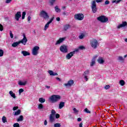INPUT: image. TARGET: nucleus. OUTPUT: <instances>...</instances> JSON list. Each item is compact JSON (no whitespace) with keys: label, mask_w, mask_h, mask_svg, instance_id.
<instances>
[{"label":"nucleus","mask_w":127,"mask_h":127,"mask_svg":"<svg viewBox=\"0 0 127 127\" xmlns=\"http://www.w3.org/2000/svg\"><path fill=\"white\" fill-rule=\"evenodd\" d=\"M96 1L97 3L102 2V1H103V0H93L91 2V8H92L93 13H96V12H97V4L96 3Z\"/></svg>","instance_id":"obj_1"},{"label":"nucleus","mask_w":127,"mask_h":127,"mask_svg":"<svg viewBox=\"0 0 127 127\" xmlns=\"http://www.w3.org/2000/svg\"><path fill=\"white\" fill-rule=\"evenodd\" d=\"M61 99V96L59 95H53L49 98V100L52 103H57Z\"/></svg>","instance_id":"obj_2"},{"label":"nucleus","mask_w":127,"mask_h":127,"mask_svg":"<svg viewBox=\"0 0 127 127\" xmlns=\"http://www.w3.org/2000/svg\"><path fill=\"white\" fill-rule=\"evenodd\" d=\"M90 43L91 47L93 49H97L98 48V45H99V43L96 39H92L90 41Z\"/></svg>","instance_id":"obj_3"},{"label":"nucleus","mask_w":127,"mask_h":127,"mask_svg":"<svg viewBox=\"0 0 127 127\" xmlns=\"http://www.w3.org/2000/svg\"><path fill=\"white\" fill-rule=\"evenodd\" d=\"M97 20H98L99 21H100V22L105 23L109 21V18H108V17H106L105 15H101L97 17Z\"/></svg>","instance_id":"obj_4"},{"label":"nucleus","mask_w":127,"mask_h":127,"mask_svg":"<svg viewBox=\"0 0 127 127\" xmlns=\"http://www.w3.org/2000/svg\"><path fill=\"white\" fill-rule=\"evenodd\" d=\"M40 15L41 16V17H43L44 19L46 20L49 18V15H48V13L44 10H42L40 12Z\"/></svg>","instance_id":"obj_5"},{"label":"nucleus","mask_w":127,"mask_h":127,"mask_svg":"<svg viewBox=\"0 0 127 127\" xmlns=\"http://www.w3.org/2000/svg\"><path fill=\"white\" fill-rule=\"evenodd\" d=\"M89 74H90V70H86L84 72L83 74H82V77L85 80L86 82H87L88 80H89V78H88V77H89Z\"/></svg>","instance_id":"obj_6"},{"label":"nucleus","mask_w":127,"mask_h":127,"mask_svg":"<svg viewBox=\"0 0 127 127\" xmlns=\"http://www.w3.org/2000/svg\"><path fill=\"white\" fill-rule=\"evenodd\" d=\"M74 18L77 20H83L84 19V15L82 13H78L74 15Z\"/></svg>","instance_id":"obj_7"},{"label":"nucleus","mask_w":127,"mask_h":127,"mask_svg":"<svg viewBox=\"0 0 127 127\" xmlns=\"http://www.w3.org/2000/svg\"><path fill=\"white\" fill-rule=\"evenodd\" d=\"M60 50L63 53H67L68 52V48L66 46L63 45L60 47Z\"/></svg>","instance_id":"obj_8"},{"label":"nucleus","mask_w":127,"mask_h":127,"mask_svg":"<svg viewBox=\"0 0 127 127\" xmlns=\"http://www.w3.org/2000/svg\"><path fill=\"white\" fill-rule=\"evenodd\" d=\"M38 50H39V47H34L32 50V55H34V56H36V55L38 54Z\"/></svg>","instance_id":"obj_9"},{"label":"nucleus","mask_w":127,"mask_h":127,"mask_svg":"<svg viewBox=\"0 0 127 127\" xmlns=\"http://www.w3.org/2000/svg\"><path fill=\"white\" fill-rule=\"evenodd\" d=\"M74 54H75V52H71L67 54L65 56V58H66V59H67V60H69L71 59V58H72V57H73V56H74Z\"/></svg>","instance_id":"obj_10"},{"label":"nucleus","mask_w":127,"mask_h":127,"mask_svg":"<svg viewBox=\"0 0 127 127\" xmlns=\"http://www.w3.org/2000/svg\"><path fill=\"white\" fill-rule=\"evenodd\" d=\"M21 17V12L20 11H18L15 15V19L18 21L19 20V18Z\"/></svg>","instance_id":"obj_11"},{"label":"nucleus","mask_w":127,"mask_h":127,"mask_svg":"<svg viewBox=\"0 0 127 127\" xmlns=\"http://www.w3.org/2000/svg\"><path fill=\"white\" fill-rule=\"evenodd\" d=\"M54 19V17H53L50 19V20L47 23V24L45 25L44 30H47V28L49 27V24H50V23H51L52 21H53Z\"/></svg>","instance_id":"obj_12"},{"label":"nucleus","mask_w":127,"mask_h":127,"mask_svg":"<svg viewBox=\"0 0 127 127\" xmlns=\"http://www.w3.org/2000/svg\"><path fill=\"white\" fill-rule=\"evenodd\" d=\"M23 35V38L21 40V41H19L20 43H22V44H23V45H25L26 44V42H27V38H26V37L24 34Z\"/></svg>","instance_id":"obj_13"},{"label":"nucleus","mask_w":127,"mask_h":127,"mask_svg":"<svg viewBox=\"0 0 127 127\" xmlns=\"http://www.w3.org/2000/svg\"><path fill=\"white\" fill-rule=\"evenodd\" d=\"M65 39H66V37H64V38H60L56 43L55 45H58L59 44H61L62 42L64 41Z\"/></svg>","instance_id":"obj_14"},{"label":"nucleus","mask_w":127,"mask_h":127,"mask_svg":"<svg viewBox=\"0 0 127 127\" xmlns=\"http://www.w3.org/2000/svg\"><path fill=\"white\" fill-rule=\"evenodd\" d=\"M73 84H74V80H70L67 83H65L64 85L65 86V87H71Z\"/></svg>","instance_id":"obj_15"},{"label":"nucleus","mask_w":127,"mask_h":127,"mask_svg":"<svg viewBox=\"0 0 127 127\" xmlns=\"http://www.w3.org/2000/svg\"><path fill=\"white\" fill-rule=\"evenodd\" d=\"M96 58H97V57H95L92 59L91 62L90 63L91 67H93V66H94L95 64H96Z\"/></svg>","instance_id":"obj_16"},{"label":"nucleus","mask_w":127,"mask_h":127,"mask_svg":"<svg viewBox=\"0 0 127 127\" xmlns=\"http://www.w3.org/2000/svg\"><path fill=\"white\" fill-rule=\"evenodd\" d=\"M127 26V22H123L122 24H120L118 26V28H121L122 27H125V26Z\"/></svg>","instance_id":"obj_17"},{"label":"nucleus","mask_w":127,"mask_h":127,"mask_svg":"<svg viewBox=\"0 0 127 127\" xmlns=\"http://www.w3.org/2000/svg\"><path fill=\"white\" fill-rule=\"evenodd\" d=\"M97 61L98 63H99V64H103L104 62H105V61H104V59H103V58L101 57H99L98 58Z\"/></svg>","instance_id":"obj_18"},{"label":"nucleus","mask_w":127,"mask_h":127,"mask_svg":"<svg viewBox=\"0 0 127 127\" xmlns=\"http://www.w3.org/2000/svg\"><path fill=\"white\" fill-rule=\"evenodd\" d=\"M48 73L50 74V76H57V75H58L57 72H54L52 70H49Z\"/></svg>","instance_id":"obj_19"},{"label":"nucleus","mask_w":127,"mask_h":127,"mask_svg":"<svg viewBox=\"0 0 127 127\" xmlns=\"http://www.w3.org/2000/svg\"><path fill=\"white\" fill-rule=\"evenodd\" d=\"M21 53L22 54H23V56H29V55H30V53H29V52L26 51H22Z\"/></svg>","instance_id":"obj_20"},{"label":"nucleus","mask_w":127,"mask_h":127,"mask_svg":"<svg viewBox=\"0 0 127 127\" xmlns=\"http://www.w3.org/2000/svg\"><path fill=\"white\" fill-rule=\"evenodd\" d=\"M9 94L13 99H16V96H15V94L13 93V92L12 91H10L9 92Z\"/></svg>","instance_id":"obj_21"},{"label":"nucleus","mask_w":127,"mask_h":127,"mask_svg":"<svg viewBox=\"0 0 127 127\" xmlns=\"http://www.w3.org/2000/svg\"><path fill=\"white\" fill-rule=\"evenodd\" d=\"M70 25L66 24L64 26V31H67V30H68V29L70 28Z\"/></svg>","instance_id":"obj_22"},{"label":"nucleus","mask_w":127,"mask_h":127,"mask_svg":"<svg viewBox=\"0 0 127 127\" xmlns=\"http://www.w3.org/2000/svg\"><path fill=\"white\" fill-rule=\"evenodd\" d=\"M65 106V103L63 102H61L59 105V109H61L63 107Z\"/></svg>","instance_id":"obj_23"},{"label":"nucleus","mask_w":127,"mask_h":127,"mask_svg":"<svg viewBox=\"0 0 127 127\" xmlns=\"http://www.w3.org/2000/svg\"><path fill=\"white\" fill-rule=\"evenodd\" d=\"M55 119V116L53 115H50V122H51V123H53V122H54Z\"/></svg>","instance_id":"obj_24"},{"label":"nucleus","mask_w":127,"mask_h":127,"mask_svg":"<svg viewBox=\"0 0 127 127\" xmlns=\"http://www.w3.org/2000/svg\"><path fill=\"white\" fill-rule=\"evenodd\" d=\"M19 44H20V42L19 41L14 42L12 44V47H16V46H18V45H19Z\"/></svg>","instance_id":"obj_25"},{"label":"nucleus","mask_w":127,"mask_h":127,"mask_svg":"<svg viewBox=\"0 0 127 127\" xmlns=\"http://www.w3.org/2000/svg\"><path fill=\"white\" fill-rule=\"evenodd\" d=\"M27 83V81H25L23 82L21 81H20L18 82V85H19V86H25Z\"/></svg>","instance_id":"obj_26"},{"label":"nucleus","mask_w":127,"mask_h":127,"mask_svg":"<svg viewBox=\"0 0 127 127\" xmlns=\"http://www.w3.org/2000/svg\"><path fill=\"white\" fill-rule=\"evenodd\" d=\"M39 102H40V103L41 104H43V103H45V99L43 98H40L39 99Z\"/></svg>","instance_id":"obj_27"},{"label":"nucleus","mask_w":127,"mask_h":127,"mask_svg":"<svg viewBox=\"0 0 127 127\" xmlns=\"http://www.w3.org/2000/svg\"><path fill=\"white\" fill-rule=\"evenodd\" d=\"M17 122H22L23 121V116L21 115L17 120Z\"/></svg>","instance_id":"obj_28"},{"label":"nucleus","mask_w":127,"mask_h":127,"mask_svg":"<svg viewBox=\"0 0 127 127\" xmlns=\"http://www.w3.org/2000/svg\"><path fill=\"white\" fill-rule=\"evenodd\" d=\"M119 84L121 86H125L126 82H125V80H121L119 82Z\"/></svg>","instance_id":"obj_29"},{"label":"nucleus","mask_w":127,"mask_h":127,"mask_svg":"<svg viewBox=\"0 0 127 127\" xmlns=\"http://www.w3.org/2000/svg\"><path fill=\"white\" fill-rule=\"evenodd\" d=\"M20 113H21V111H20V110H18L15 112L14 116H18V115H20Z\"/></svg>","instance_id":"obj_30"},{"label":"nucleus","mask_w":127,"mask_h":127,"mask_svg":"<svg viewBox=\"0 0 127 127\" xmlns=\"http://www.w3.org/2000/svg\"><path fill=\"white\" fill-rule=\"evenodd\" d=\"M55 9L56 11V12H60L61 11V10L59 7H58V6H56L55 7Z\"/></svg>","instance_id":"obj_31"},{"label":"nucleus","mask_w":127,"mask_h":127,"mask_svg":"<svg viewBox=\"0 0 127 127\" xmlns=\"http://www.w3.org/2000/svg\"><path fill=\"white\" fill-rule=\"evenodd\" d=\"M118 60L119 61H121L122 62H124V61H125V59H124L123 57L120 56L118 57Z\"/></svg>","instance_id":"obj_32"},{"label":"nucleus","mask_w":127,"mask_h":127,"mask_svg":"<svg viewBox=\"0 0 127 127\" xmlns=\"http://www.w3.org/2000/svg\"><path fill=\"white\" fill-rule=\"evenodd\" d=\"M38 109L39 110H41V109H43V105H42V104H40L38 105Z\"/></svg>","instance_id":"obj_33"},{"label":"nucleus","mask_w":127,"mask_h":127,"mask_svg":"<svg viewBox=\"0 0 127 127\" xmlns=\"http://www.w3.org/2000/svg\"><path fill=\"white\" fill-rule=\"evenodd\" d=\"M26 15V12L25 11H24L22 12V19H24L25 18V15Z\"/></svg>","instance_id":"obj_34"},{"label":"nucleus","mask_w":127,"mask_h":127,"mask_svg":"<svg viewBox=\"0 0 127 127\" xmlns=\"http://www.w3.org/2000/svg\"><path fill=\"white\" fill-rule=\"evenodd\" d=\"M54 127H61V124L60 123H56L54 124Z\"/></svg>","instance_id":"obj_35"},{"label":"nucleus","mask_w":127,"mask_h":127,"mask_svg":"<svg viewBox=\"0 0 127 127\" xmlns=\"http://www.w3.org/2000/svg\"><path fill=\"white\" fill-rule=\"evenodd\" d=\"M84 112L86 113V114H91V111L88 109V108H85L84 109Z\"/></svg>","instance_id":"obj_36"},{"label":"nucleus","mask_w":127,"mask_h":127,"mask_svg":"<svg viewBox=\"0 0 127 127\" xmlns=\"http://www.w3.org/2000/svg\"><path fill=\"white\" fill-rule=\"evenodd\" d=\"M2 121L3 123H6L7 121H6V118H5V117L3 116L2 118Z\"/></svg>","instance_id":"obj_37"},{"label":"nucleus","mask_w":127,"mask_h":127,"mask_svg":"<svg viewBox=\"0 0 127 127\" xmlns=\"http://www.w3.org/2000/svg\"><path fill=\"white\" fill-rule=\"evenodd\" d=\"M78 37L79 39H83V38L85 37V35H84V34H82L80 35H79Z\"/></svg>","instance_id":"obj_38"},{"label":"nucleus","mask_w":127,"mask_h":127,"mask_svg":"<svg viewBox=\"0 0 127 127\" xmlns=\"http://www.w3.org/2000/svg\"><path fill=\"white\" fill-rule=\"evenodd\" d=\"M3 56V51L0 49V57H2Z\"/></svg>","instance_id":"obj_39"},{"label":"nucleus","mask_w":127,"mask_h":127,"mask_svg":"<svg viewBox=\"0 0 127 127\" xmlns=\"http://www.w3.org/2000/svg\"><path fill=\"white\" fill-rule=\"evenodd\" d=\"M121 1H122V0H114L112 1L113 3H119V2H120Z\"/></svg>","instance_id":"obj_40"},{"label":"nucleus","mask_w":127,"mask_h":127,"mask_svg":"<svg viewBox=\"0 0 127 127\" xmlns=\"http://www.w3.org/2000/svg\"><path fill=\"white\" fill-rule=\"evenodd\" d=\"M56 1V0H51L50 1V3H51V5H53L54 4V2Z\"/></svg>","instance_id":"obj_41"},{"label":"nucleus","mask_w":127,"mask_h":127,"mask_svg":"<svg viewBox=\"0 0 127 127\" xmlns=\"http://www.w3.org/2000/svg\"><path fill=\"white\" fill-rule=\"evenodd\" d=\"M51 115H52L53 116H55V114H56V112L55 111V110H52V112H51Z\"/></svg>","instance_id":"obj_42"},{"label":"nucleus","mask_w":127,"mask_h":127,"mask_svg":"<svg viewBox=\"0 0 127 127\" xmlns=\"http://www.w3.org/2000/svg\"><path fill=\"white\" fill-rule=\"evenodd\" d=\"M79 49H80V50H84V49H85L86 48H85V47L83 46H79L78 47Z\"/></svg>","instance_id":"obj_43"},{"label":"nucleus","mask_w":127,"mask_h":127,"mask_svg":"<svg viewBox=\"0 0 127 127\" xmlns=\"http://www.w3.org/2000/svg\"><path fill=\"white\" fill-rule=\"evenodd\" d=\"M13 127H19V124L18 123H15L13 125Z\"/></svg>","instance_id":"obj_44"},{"label":"nucleus","mask_w":127,"mask_h":127,"mask_svg":"<svg viewBox=\"0 0 127 127\" xmlns=\"http://www.w3.org/2000/svg\"><path fill=\"white\" fill-rule=\"evenodd\" d=\"M23 92H24V90H23V89L21 88L19 90V95H21V93H23Z\"/></svg>","instance_id":"obj_45"},{"label":"nucleus","mask_w":127,"mask_h":127,"mask_svg":"<svg viewBox=\"0 0 127 127\" xmlns=\"http://www.w3.org/2000/svg\"><path fill=\"white\" fill-rule=\"evenodd\" d=\"M110 87H111V86H110V85H106V86L104 87V88H105V89H106V90H108V89H110Z\"/></svg>","instance_id":"obj_46"},{"label":"nucleus","mask_w":127,"mask_h":127,"mask_svg":"<svg viewBox=\"0 0 127 127\" xmlns=\"http://www.w3.org/2000/svg\"><path fill=\"white\" fill-rule=\"evenodd\" d=\"M105 5L110 4V1H109L108 0H106L105 2Z\"/></svg>","instance_id":"obj_47"},{"label":"nucleus","mask_w":127,"mask_h":127,"mask_svg":"<svg viewBox=\"0 0 127 127\" xmlns=\"http://www.w3.org/2000/svg\"><path fill=\"white\" fill-rule=\"evenodd\" d=\"M3 30V26H2V25L0 24V31H2Z\"/></svg>","instance_id":"obj_48"},{"label":"nucleus","mask_w":127,"mask_h":127,"mask_svg":"<svg viewBox=\"0 0 127 127\" xmlns=\"http://www.w3.org/2000/svg\"><path fill=\"white\" fill-rule=\"evenodd\" d=\"M10 36L11 38H13V34H12V32H11V31H10Z\"/></svg>","instance_id":"obj_49"},{"label":"nucleus","mask_w":127,"mask_h":127,"mask_svg":"<svg viewBox=\"0 0 127 127\" xmlns=\"http://www.w3.org/2000/svg\"><path fill=\"white\" fill-rule=\"evenodd\" d=\"M17 109H18V107L17 106H14L13 108V111H16V110H17Z\"/></svg>","instance_id":"obj_50"},{"label":"nucleus","mask_w":127,"mask_h":127,"mask_svg":"<svg viewBox=\"0 0 127 127\" xmlns=\"http://www.w3.org/2000/svg\"><path fill=\"white\" fill-rule=\"evenodd\" d=\"M60 118V115L59 114H56V119H59Z\"/></svg>","instance_id":"obj_51"},{"label":"nucleus","mask_w":127,"mask_h":127,"mask_svg":"<svg viewBox=\"0 0 127 127\" xmlns=\"http://www.w3.org/2000/svg\"><path fill=\"white\" fill-rule=\"evenodd\" d=\"M79 50V49L78 48V49H76L74 51H73V52H74V54L75 53V52H78Z\"/></svg>","instance_id":"obj_52"},{"label":"nucleus","mask_w":127,"mask_h":127,"mask_svg":"<svg viewBox=\"0 0 127 127\" xmlns=\"http://www.w3.org/2000/svg\"><path fill=\"white\" fill-rule=\"evenodd\" d=\"M11 0H6L5 2H6V3H9V2H10V1H11Z\"/></svg>","instance_id":"obj_53"},{"label":"nucleus","mask_w":127,"mask_h":127,"mask_svg":"<svg viewBox=\"0 0 127 127\" xmlns=\"http://www.w3.org/2000/svg\"><path fill=\"white\" fill-rule=\"evenodd\" d=\"M73 111L74 112V113H78V110H77V109L76 108H73Z\"/></svg>","instance_id":"obj_54"},{"label":"nucleus","mask_w":127,"mask_h":127,"mask_svg":"<svg viewBox=\"0 0 127 127\" xmlns=\"http://www.w3.org/2000/svg\"><path fill=\"white\" fill-rule=\"evenodd\" d=\"M27 19L28 21H30V19H31V17H30V16H28Z\"/></svg>","instance_id":"obj_55"},{"label":"nucleus","mask_w":127,"mask_h":127,"mask_svg":"<svg viewBox=\"0 0 127 127\" xmlns=\"http://www.w3.org/2000/svg\"><path fill=\"white\" fill-rule=\"evenodd\" d=\"M56 80H57L58 81H59V82H61V79H60V78L59 77H56Z\"/></svg>","instance_id":"obj_56"},{"label":"nucleus","mask_w":127,"mask_h":127,"mask_svg":"<svg viewBox=\"0 0 127 127\" xmlns=\"http://www.w3.org/2000/svg\"><path fill=\"white\" fill-rule=\"evenodd\" d=\"M81 121H82V119L81 118H78L77 119V121L78 122H81Z\"/></svg>","instance_id":"obj_57"},{"label":"nucleus","mask_w":127,"mask_h":127,"mask_svg":"<svg viewBox=\"0 0 127 127\" xmlns=\"http://www.w3.org/2000/svg\"><path fill=\"white\" fill-rule=\"evenodd\" d=\"M44 125L45 126H47V121L45 120L44 122Z\"/></svg>","instance_id":"obj_58"},{"label":"nucleus","mask_w":127,"mask_h":127,"mask_svg":"<svg viewBox=\"0 0 127 127\" xmlns=\"http://www.w3.org/2000/svg\"><path fill=\"white\" fill-rule=\"evenodd\" d=\"M79 127H83V123H81L79 124Z\"/></svg>","instance_id":"obj_59"},{"label":"nucleus","mask_w":127,"mask_h":127,"mask_svg":"<svg viewBox=\"0 0 127 127\" xmlns=\"http://www.w3.org/2000/svg\"><path fill=\"white\" fill-rule=\"evenodd\" d=\"M56 20L57 21H60V17H57Z\"/></svg>","instance_id":"obj_60"},{"label":"nucleus","mask_w":127,"mask_h":127,"mask_svg":"<svg viewBox=\"0 0 127 127\" xmlns=\"http://www.w3.org/2000/svg\"><path fill=\"white\" fill-rule=\"evenodd\" d=\"M46 88H47V89H50V86L48 85H46Z\"/></svg>","instance_id":"obj_61"},{"label":"nucleus","mask_w":127,"mask_h":127,"mask_svg":"<svg viewBox=\"0 0 127 127\" xmlns=\"http://www.w3.org/2000/svg\"><path fill=\"white\" fill-rule=\"evenodd\" d=\"M63 15H66V12H63Z\"/></svg>","instance_id":"obj_62"},{"label":"nucleus","mask_w":127,"mask_h":127,"mask_svg":"<svg viewBox=\"0 0 127 127\" xmlns=\"http://www.w3.org/2000/svg\"><path fill=\"white\" fill-rule=\"evenodd\" d=\"M66 8V7L65 6H63V9H65Z\"/></svg>","instance_id":"obj_63"},{"label":"nucleus","mask_w":127,"mask_h":127,"mask_svg":"<svg viewBox=\"0 0 127 127\" xmlns=\"http://www.w3.org/2000/svg\"><path fill=\"white\" fill-rule=\"evenodd\" d=\"M125 42H127V38L125 39Z\"/></svg>","instance_id":"obj_64"}]
</instances>
